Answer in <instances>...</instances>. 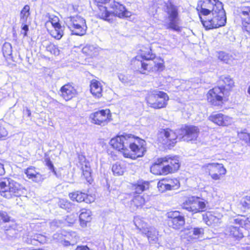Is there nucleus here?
Listing matches in <instances>:
<instances>
[{
	"instance_id": "nucleus-23",
	"label": "nucleus",
	"mask_w": 250,
	"mask_h": 250,
	"mask_svg": "<svg viewBox=\"0 0 250 250\" xmlns=\"http://www.w3.org/2000/svg\"><path fill=\"white\" fill-rule=\"evenodd\" d=\"M208 120L220 126H228L232 123V118L229 116L219 112H213L208 117Z\"/></svg>"
},
{
	"instance_id": "nucleus-54",
	"label": "nucleus",
	"mask_w": 250,
	"mask_h": 250,
	"mask_svg": "<svg viewBox=\"0 0 250 250\" xmlns=\"http://www.w3.org/2000/svg\"><path fill=\"white\" fill-rule=\"evenodd\" d=\"M5 173L4 166L0 162V176L3 175Z\"/></svg>"
},
{
	"instance_id": "nucleus-48",
	"label": "nucleus",
	"mask_w": 250,
	"mask_h": 250,
	"mask_svg": "<svg viewBox=\"0 0 250 250\" xmlns=\"http://www.w3.org/2000/svg\"><path fill=\"white\" fill-rule=\"evenodd\" d=\"M76 217L73 214L66 216L65 219V222L67 226H72L76 223Z\"/></svg>"
},
{
	"instance_id": "nucleus-59",
	"label": "nucleus",
	"mask_w": 250,
	"mask_h": 250,
	"mask_svg": "<svg viewBox=\"0 0 250 250\" xmlns=\"http://www.w3.org/2000/svg\"><path fill=\"white\" fill-rule=\"evenodd\" d=\"M247 136H248V139L246 141V142L248 144H249V145H250V133H248L247 134Z\"/></svg>"
},
{
	"instance_id": "nucleus-14",
	"label": "nucleus",
	"mask_w": 250,
	"mask_h": 250,
	"mask_svg": "<svg viewBox=\"0 0 250 250\" xmlns=\"http://www.w3.org/2000/svg\"><path fill=\"white\" fill-rule=\"evenodd\" d=\"M67 26L75 34L83 36L86 33L87 26L85 19L78 15L71 16L68 18Z\"/></svg>"
},
{
	"instance_id": "nucleus-5",
	"label": "nucleus",
	"mask_w": 250,
	"mask_h": 250,
	"mask_svg": "<svg viewBox=\"0 0 250 250\" xmlns=\"http://www.w3.org/2000/svg\"><path fill=\"white\" fill-rule=\"evenodd\" d=\"M140 55L133 58L130 62V68L135 72L140 67L142 70H147L150 68V65L147 62L154 59L155 54L153 53L151 44L148 43L143 45L140 49Z\"/></svg>"
},
{
	"instance_id": "nucleus-6",
	"label": "nucleus",
	"mask_w": 250,
	"mask_h": 250,
	"mask_svg": "<svg viewBox=\"0 0 250 250\" xmlns=\"http://www.w3.org/2000/svg\"><path fill=\"white\" fill-rule=\"evenodd\" d=\"M226 15L225 11L222 4L214 11H212L208 16H205L200 21L206 30L216 29L223 26L226 23Z\"/></svg>"
},
{
	"instance_id": "nucleus-9",
	"label": "nucleus",
	"mask_w": 250,
	"mask_h": 250,
	"mask_svg": "<svg viewBox=\"0 0 250 250\" xmlns=\"http://www.w3.org/2000/svg\"><path fill=\"white\" fill-rule=\"evenodd\" d=\"M208 202L197 196L188 197L182 204V208L192 214L204 212L207 209Z\"/></svg>"
},
{
	"instance_id": "nucleus-49",
	"label": "nucleus",
	"mask_w": 250,
	"mask_h": 250,
	"mask_svg": "<svg viewBox=\"0 0 250 250\" xmlns=\"http://www.w3.org/2000/svg\"><path fill=\"white\" fill-rule=\"evenodd\" d=\"M240 204L244 209H250V196H246L244 197L241 201Z\"/></svg>"
},
{
	"instance_id": "nucleus-21",
	"label": "nucleus",
	"mask_w": 250,
	"mask_h": 250,
	"mask_svg": "<svg viewBox=\"0 0 250 250\" xmlns=\"http://www.w3.org/2000/svg\"><path fill=\"white\" fill-rule=\"evenodd\" d=\"M68 195L72 202L79 203L84 202L87 204H90L94 202L95 200V195L88 194L80 190L70 192Z\"/></svg>"
},
{
	"instance_id": "nucleus-11",
	"label": "nucleus",
	"mask_w": 250,
	"mask_h": 250,
	"mask_svg": "<svg viewBox=\"0 0 250 250\" xmlns=\"http://www.w3.org/2000/svg\"><path fill=\"white\" fill-rule=\"evenodd\" d=\"M222 3L219 0H198L196 10L200 20L208 16L216 7L221 5Z\"/></svg>"
},
{
	"instance_id": "nucleus-35",
	"label": "nucleus",
	"mask_w": 250,
	"mask_h": 250,
	"mask_svg": "<svg viewBox=\"0 0 250 250\" xmlns=\"http://www.w3.org/2000/svg\"><path fill=\"white\" fill-rule=\"evenodd\" d=\"M203 220L208 226L212 225L218 220V217L214 211H206L202 215Z\"/></svg>"
},
{
	"instance_id": "nucleus-60",
	"label": "nucleus",
	"mask_w": 250,
	"mask_h": 250,
	"mask_svg": "<svg viewBox=\"0 0 250 250\" xmlns=\"http://www.w3.org/2000/svg\"><path fill=\"white\" fill-rule=\"evenodd\" d=\"M65 246H68L70 245V243L68 241H65Z\"/></svg>"
},
{
	"instance_id": "nucleus-36",
	"label": "nucleus",
	"mask_w": 250,
	"mask_h": 250,
	"mask_svg": "<svg viewBox=\"0 0 250 250\" xmlns=\"http://www.w3.org/2000/svg\"><path fill=\"white\" fill-rule=\"evenodd\" d=\"M54 29L49 30L47 28V30L50 35V36L56 40H60L63 35V30L61 25L56 27H53Z\"/></svg>"
},
{
	"instance_id": "nucleus-3",
	"label": "nucleus",
	"mask_w": 250,
	"mask_h": 250,
	"mask_svg": "<svg viewBox=\"0 0 250 250\" xmlns=\"http://www.w3.org/2000/svg\"><path fill=\"white\" fill-rule=\"evenodd\" d=\"M130 16V12L123 4L114 0L108 4L98 19L111 23L117 17L124 19Z\"/></svg>"
},
{
	"instance_id": "nucleus-53",
	"label": "nucleus",
	"mask_w": 250,
	"mask_h": 250,
	"mask_svg": "<svg viewBox=\"0 0 250 250\" xmlns=\"http://www.w3.org/2000/svg\"><path fill=\"white\" fill-rule=\"evenodd\" d=\"M75 250H90L87 246L79 245L77 246Z\"/></svg>"
},
{
	"instance_id": "nucleus-42",
	"label": "nucleus",
	"mask_w": 250,
	"mask_h": 250,
	"mask_svg": "<svg viewBox=\"0 0 250 250\" xmlns=\"http://www.w3.org/2000/svg\"><path fill=\"white\" fill-rule=\"evenodd\" d=\"M30 8L28 5H25L21 9L20 12V19L21 21L25 22L27 21L28 18L30 16Z\"/></svg>"
},
{
	"instance_id": "nucleus-28",
	"label": "nucleus",
	"mask_w": 250,
	"mask_h": 250,
	"mask_svg": "<svg viewBox=\"0 0 250 250\" xmlns=\"http://www.w3.org/2000/svg\"><path fill=\"white\" fill-rule=\"evenodd\" d=\"M24 172L28 179L35 183H41L45 179L44 175L37 170L34 166H29L24 169Z\"/></svg>"
},
{
	"instance_id": "nucleus-18",
	"label": "nucleus",
	"mask_w": 250,
	"mask_h": 250,
	"mask_svg": "<svg viewBox=\"0 0 250 250\" xmlns=\"http://www.w3.org/2000/svg\"><path fill=\"white\" fill-rule=\"evenodd\" d=\"M180 182L178 178H163L157 184L159 190L164 192L167 191L174 190L180 187Z\"/></svg>"
},
{
	"instance_id": "nucleus-16",
	"label": "nucleus",
	"mask_w": 250,
	"mask_h": 250,
	"mask_svg": "<svg viewBox=\"0 0 250 250\" xmlns=\"http://www.w3.org/2000/svg\"><path fill=\"white\" fill-rule=\"evenodd\" d=\"M166 216L168 227L174 230H179L185 226V216L179 210L168 211Z\"/></svg>"
},
{
	"instance_id": "nucleus-52",
	"label": "nucleus",
	"mask_w": 250,
	"mask_h": 250,
	"mask_svg": "<svg viewBox=\"0 0 250 250\" xmlns=\"http://www.w3.org/2000/svg\"><path fill=\"white\" fill-rule=\"evenodd\" d=\"M193 236L199 237L204 234V229L202 228H195L192 229Z\"/></svg>"
},
{
	"instance_id": "nucleus-37",
	"label": "nucleus",
	"mask_w": 250,
	"mask_h": 250,
	"mask_svg": "<svg viewBox=\"0 0 250 250\" xmlns=\"http://www.w3.org/2000/svg\"><path fill=\"white\" fill-rule=\"evenodd\" d=\"M180 237L181 239L186 240L187 241H191L195 238L193 236L192 229L189 228L182 229L180 231Z\"/></svg>"
},
{
	"instance_id": "nucleus-25",
	"label": "nucleus",
	"mask_w": 250,
	"mask_h": 250,
	"mask_svg": "<svg viewBox=\"0 0 250 250\" xmlns=\"http://www.w3.org/2000/svg\"><path fill=\"white\" fill-rule=\"evenodd\" d=\"M60 96L65 101L71 100L77 95V91L72 83H68L62 85L60 89Z\"/></svg>"
},
{
	"instance_id": "nucleus-22",
	"label": "nucleus",
	"mask_w": 250,
	"mask_h": 250,
	"mask_svg": "<svg viewBox=\"0 0 250 250\" xmlns=\"http://www.w3.org/2000/svg\"><path fill=\"white\" fill-rule=\"evenodd\" d=\"M239 15L242 31L250 36V6H241L240 8Z\"/></svg>"
},
{
	"instance_id": "nucleus-33",
	"label": "nucleus",
	"mask_w": 250,
	"mask_h": 250,
	"mask_svg": "<svg viewBox=\"0 0 250 250\" xmlns=\"http://www.w3.org/2000/svg\"><path fill=\"white\" fill-rule=\"evenodd\" d=\"M111 0H93L94 4L96 6V17L98 18Z\"/></svg>"
},
{
	"instance_id": "nucleus-51",
	"label": "nucleus",
	"mask_w": 250,
	"mask_h": 250,
	"mask_svg": "<svg viewBox=\"0 0 250 250\" xmlns=\"http://www.w3.org/2000/svg\"><path fill=\"white\" fill-rule=\"evenodd\" d=\"M45 165L47 166L48 168L55 175H56L57 172L55 170L54 165L51 161V159L49 157H46L44 159Z\"/></svg>"
},
{
	"instance_id": "nucleus-34",
	"label": "nucleus",
	"mask_w": 250,
	"mask_h": 250,
	"mask_svg": "<svg viewBox=\"0 0 250 250\" xmlns=\"http://www.w3.org/2000/svg\"><path fill=\"white\" fill-rule=\"evenodd\" d=\"M44 236L41 234L34 233L32 235H27L25 242L26 244L29 245H35L37 242L40 244H42V238Z\"/></svg>"
},
{
	"instance_id": "nucleus-10",
	"label": "nucleus",
	"mask_w": 250,
	"mask_h": 250,
	"mask_svg": "<svg viewBox=\"0 0 250 250\" xmlns=\"http://www.w3.org/2000/svg\"><path fill=\"white\" fill-rule=\"evenodd\" d=\"M225 94L226 93L219 86H215L207 93V101L211 106H221L228 100Z\"/></svg>"
},
{
	"instance_id": "nucleus-50",
	"label": "nucleus",
	"mask_w": 250,
	"mask_h": 250,
	"mask_svg": "<svg viewBox=\"0 0 250 250\" xmlns=\"http://www.w3.org/2000/svg\"><path fill=\"white\" fill-rule=\"evenodd\" d=\"M134 224L137 229L139 230H144L146 226V223L144 222L141 219L137 218L134 220Z\"/></svg>"
},
{
	"instance_id": "nucleus-38",
	"label": "nucleus",
	"mask_w": 250,
	"mask_h": 250,
	"mask_svg": "<svg viewBox=\"0 0 250 250\" xmlns=\"http://www.w3.org/2000/svg\"><path fill=\"white\" fill-rule=\"evenodd\" d=\"M125 169V165L120 162H116L112 166V171L114 175L120 176L123 175Z\"/></svg>"
},
{
	"instance_id": "nucleus-40",
	"label": "nucleus",
	"mask_w": 250,
	"mask_h": 250,
	"mask_svg": "<svg viewBox=\"0 0 250 250\" xmlns=\"http://www.w3.org/2000/svg\"><path fill=\"white\" fill-rule=\"evenodd\" d=\"M235 224L239 225L241 227H247L250 225L249 219L244 215H239L234 220Z\"/></svg>"
},
{
	"instance_id": "nucleus-20",
	"label": "nucleus",
	"mask_w": 250,
	"mask_h": 250,
	"mask_svg": "<svg viewBox=\"0 0 250 250\" xmlns=\"http://www.w3.org/2000/svg\"><path fill=\"white\" fill-rule=\"evenodd\" d=\"M153 61L152 64L150 61L147 62V63L150 65V68L148 67L147 70H142L143 68H140L138 69L135 73L141 74H146L150 72H161L165 68V61L164 59L160 57H157L155 55L154 59L150 60Z\"/></svg>"
},
{
	"instance_id": "nucleus-19",
	"label": "nucleus",
	"mask_w": 250,
	"mask_h": 250,
	"mask_svg": "<svg viewBox=\"0 0 250 250\" xmlns=\"http://www.w3.org/2000/svg\"><path fill=\"white\" fill-rule=\"evenodd\" d=\"M78 157L81 166V177L87 183L91 184L93 179L90 163L86 159L85 156L83 153L78 154Z\"/></svg>"
},
{
	"instance_id": "nucleus-7",
	"label": "nucleus",
	"mask_w": 250,
	"mask_h": 250,
	"mask_svg": "<svg viewBox=\"0 0 250 250\" xmlns=\"http://www.w3.org/2000/svg\"><path fill=\"white\" fill-rule=\"evenodd\" d=\"M169 99V96L167 93L157 90L150 91L145 98L147 105L154 109L166 108Z\"/></svg>"
},
{
	"instance_id": "nucleus-39",
	"label": "nucleus",
	"mask_w": 250,
	"mask_h": 250,
	"mask_svg": "<svg viewBox=\"0 0 250 250\" xmlns=\"http://www.w3.org/2000/svg\"><path fill=\"white\" fill-rule=\"evenodd\" d=\"M45 50L54 56H58L60 53V50L58 46L52 42H50L46 46Z\"/></svg>"
},
{
	"instance_id": "nucleus-29",
	"label": "nucleus",
	"mask_w": 250,
	"mask_h": 250,
	"mask_svg": "<svg viewBox=\"0 0 250 250\" xmlns=\"http://www.w3.org/2000/svg\"><path fill=\"white\" fill-rule=\"evenodd\" d=\"M82 52L84 59L88 64H90L99 55V49L93 45H86L84 46Z\"/></svg>"
},
{
	"instance_id": "nucleus-41",
	"label": "nucleus",
	"mask_w": 250,
	"mask_h": 250,
	"mask_svg": "<svg viewBox=\"0 0 250 250\" xmlns=\"http://www.w3.org/2000/svg\"><path fill=\"white\" fill-rule=\"evenodd\" d=\"M149 242L154 244H159L158 242V235L156 234V231L152 229L147 230L145 232Z\"/></svg>"
},
{
	"instance_id": "nucleus-4",
	"label": "nucleus",
	"mask_w": 250,
	"mask_h": 250,
	"mask_svg": "<svg viewBox=\"0 0 250 250\" xmlns=\"http://www.w3.org/2000/svg\"><path fill=\"white\" fill-rule=\"evenodd\" d=\"M25 190L20 183L9 177L0 179V195L3 197L10 199L20 197Z\"/></svg>"
},
{
	"instance_id": "nucleus-61",
	"label": "nucleus",
	"mask_w": 250,
	"mask_h": 250,
	"mask_svg": "<svg viewBox=\"0 0 250 250\" xmlns=\"http://www.w3.org/2000/svg\"><path fill=\"white\" fill-rule=\"evenodd\" d=\"M248 93L250 94V85L248 87Z\"/></svg>"
},
{
	"instance_id": "nucleus-13",
	"label": "nucleus",
	"mask_w": 250,
	"mask_h": 250,
	"mask_svg": "<svg viewBox=\"0 0 250 250\" xmlns=\"http://www.w3.org/2000/svg\"><path fill=\"white\" fill-rule=\"evenodd\" d=\"M89 119L93 124L104 126L112 121V115L109 108L99 109L92 113Z\"/></svg>"
},
{
	"instance_id": "nucleus-17",
	"label": "nucleus",
	"mask_w": 250,
	"mask_h": 250,
	"mask_svg": "<svg viewBox=\"0 0 250 250\" xmlns=\"http://www.w3.org/2000/svg\"><path fill=\"white\" fill-rule=\"evenodd\" d=\"M179 139L187 142L195 143L199 139L200 133L199 127L195 125H186L180 129Z\"/></svg>"
},
{
	"instance_id": "nucleus-47",
	"label": "nucleus",
	"mask_w": 250,
	"mask_h": 250,
	"mask_svg": "<svg viewBox=\"0 0 250 250\" xmlns=\"http://www.w3.org/2000/svg\"><path fill=\"white\" fill-rule=\"evenodd\" d=\"M2 51L3 55L5 57L11 56L12 52L11 44L9 43H4L2 46Z\"/></svg>"
},
{
	"instance_id": "nucleus-1",
	"label": "nucleus",
	"mask_w": 250,
	"mask_h": 250,
	"mask_svg": "<svg viewBox=\"0 0 250 250\" xmlns=\"http://www.w3.org/2000/svg\"><path fill=\"white\" fill-rule=\"evenodd\" d=\"M109 144L124 158L133 160L143 157L146 151V141L132 134L117 135L111 139Z\"/></svg>"
},
{
	"instance_id": "nucleus-55",
	"label": "nucleus",
	"mask_w": 250,
	"mask_h": 250,
	"mask_svg": "<svg viewBox=\"0 0 250 250\" xmlns=\"http://www.w3.org/2000/svg\"><path fill=\"white\" fill-rule=\"evenodd\" d=\"M22 30L24 31L23 33L24 36H26L27 35V32L28 31V26L26 24H24L22 27Z\"/></svg>"
},
{
	"instance_id": "nucleus-8",
	"label": "nucleus",
	"mask_w": 250,
	"mask_h": 250,
	"mask_svg": "<svg viewBox=\"0 0 250 250\" xmlns=\"http://www.w3.org/2000/svg\"><path fill=\"white\" fill-rule=\"evenodd\" d=\"M178 135L169 127L161 128L157 133V141L166 149H172L178 142Z\"/></svg>"
},
{
	"instance_id": "nucleus-24",
	"label": "nucleus",
	"mask_w": 250,
	"mask_h": 250,
	"mask_svg": "<svg viewBox=\"0 0 250 250\" xmlns=\"http://www.w3.org/2000/svg\"><path fill=\"white\" fill-rule=\"evenodd\" d=\"M218 82L220 84L219 86L226 94L233 91L236 86L233 78L229 75L220 76L218 78Z\"/></svg>"
},
{
	"instance_id": "nucleus-57",
	"label": "nucleus",
	"mask_w": 250,
	"mask_h": 250,
	"mask_svg": "<svg viewBox=\"0 0 250 250\" xmlns=\"http://www.w3.org/2000/svg\"><path fill=\"white\" fill-rule=\"evenodd\" d=\"M26 250H48L45 247H40V248H29Z\"/></svg>"
},
{
	"instance_id": "nucleus-45",
	"label": "nucleus",
	"mask_w": 250,
	"mask_h": 250,
	"mask_svg": "<svg viewBox=\"0 0 250 250\" xmlns=\"http://www.w3.org/2000/svg\"><path fill=\"white\" fill-rule=\"evenodd\" d=\"M6 124L2 120H0V140H4L8 135Z\"/></svg>"
},
{
	"instance_id": "nucleus-27",
	"label": "nucleus",
	"mask_w": 250,
	"mask_h": 250,
	"mask_svg": "<svg viewBox=\"0 0 250 250\" xmlns=\"http://www.w3.org/2000/svg\"><path fill=\"white\" fill-rule=\"evenodd\" d=\"M151 199V195L134 194V197L130 201V206L136 209L142 208L144 206L150 204L149 202Z\"/></svg>"
},
{
	"instance_id": "nucleus-58",
	"label": "nucleus",
	"mask_w": 250,
	"mask_h": 250,
	"mask_svg": "<svg viewBox=\"0 0 250 250\" xmlns=\"http://www.w3.org/2000/svg\"><path fill=\"white\" fill-rule=\"evenodd\" d=\"M25 111L28 117H30L31 116V112L30 109H29L28 108H26L25 109Z\"/></svg>"
},
{
	"instance_id": "nucleus-12",
	"label": "nucleus",
	"mask_w": 250,
	"mask_h": 250,
	"mask_svg": "<svg viewBox=\"0 0 250 250\" xmlns=\"http://www.w3.org/2000/svg\"><path fill=\"white\" fill-rule=\"evenodd\" d=\"M204 172L214 180H220L227 172V169L222 163H210L203 166Z\"/></svg>"
},
{
	"instance_id": "nucleus-56",
	"label": "nucleus",
	"mask_w": 250,
	"mask_h": 250,
	"mask_svg": "<svg viewBox=\"0 0 250 250\" xmlns=\"http://www.w3.org/2000/svg\"><path fill=\"white\" fill-rule=\"evenodd\" d=\"M119 78L123 82H126L127 81V78L125 75L123 74H120L119 75Z\"/></svg>"
},
{
	"instance_id": "nucleus-30",
	"label": "nucleus",
	"mask_w": 250,
	"mask_h": 250,
	"mask_svg": "<svg viewBox=\"0 0 250 250\" xmlns=\"http://www.w3.org/2000/svg\"><path fill=\"white\" fill-rule=\"evenodd\" d=\"M90 92L96 98H100L103 96V85L101 82L96 79H92L89 83Z\"/></svg>"
},
{
	"instance_id": "nucleus-44",
	"label": "nucleus",
	"mask_w": 250,
	"mask_h": 250,
	"mask_svg": "<svg viewBox=\"0 0 250 250\" xmlns=\"http://www.w3.org/2000/svg\"><path fill=\"white\" fill-rule=\"evenodd\" d=\"M12 220L7 212L0 211V226L10 222Z\"/></svg>"
},
{
	"instance_id": "nucleus-26",
	"label": "nucleus",
	"mask_w": 250,
	"mask_h": 250,
	"mask_svg": "<svg viewBox=\"0 0 250 250\" xmlns=\"http://www.w3.org/2000/svg\"><path fill=\"white\" fill-rule=\"evenodd\" d=\"M225 234L236 242H239L244 237V232L241 228L233 225L226 227Z\"/></svg>"
},
{
	"instance_id": "nucleus-46",
	"label": "nucleus",
	"mask_w": 250,
	"mask_h": 250,
	"mask_svg": "<svg viewBox=\"0 0 250 250\" xmlns=\"http://www.w3.org/2000/svg\"><path fill=\"white\" fill-rule=\"evenodd\" d=\"M51 23L52 27H56L59 25H61L60 22V19L57 16L51 15L49 17L48 20L45 23V26L47 28V24Z\"/></svg>"
},
{
	"instance_id": "nucleus-32",
	"label": "nucleus",
	"mask_w": 250,
	"mask_h": 250,
	"mask_svg": "<svg viewBox=\"0 0 250 250\" xmlns=\"http://www.w3.org/2000/svg\"><path fill=\"white\" fill-rule=\"evenodd\" d=\"M79 218L81 226L86 227L87 223H90L92 220L91 211L85 208L81 209Z\"/></svg>"
},
{
	"instance_id": "nucleus-2",
	"label": "nucleus",
	"mask_w": 250,
	"mask_h": 250,
	"mask_svg": "<svg viewBox=\"0 0 250 250\" xmlns=\"http://www.w3.org/2000/svg\"><path fill=\"white\" fill-rule=\"evenodd\" d=\"M181 166V162L179 156L169 155L157 159L150 169L155 175L166 176L177 172Z\"/></svg>"
},
{
	"instance_id": "nucleus-31",
	"label": "nucleus",
	"mask_w": 250,
	"mask_h": 250,
	"mask_svg": "<svg viewBox=\"0 0 250 250\" xmlns=\"http://www.w3.org/2000/svg\"><path fill=\"white\" fill-rule=\"evenodd\" d=\"M150 188V182L146 181L139 180L131 184V189L134 194L141 195L142 192L148 190Z\"/></svg>"
},
{
	"instance_id": "nucleus-15",
	"label": "nucleus",
	"mask_w": 250,
	"mask_h": 250,
	"mask_svg": "<svg viewBox=\"0 0 250 250\" xmlns=\"http://www.w3.org/2000/svg\"><path fill=\"white\" fill-rule=\"evenodd\" d=\"M166 13L169 22L167 28L176 31H181V27L178 25L179 21L178 8L171 1L166 4Z\"/></svg>"
},
{
	"instance_id": "nucleus-43",
	"label": "nucleus",
	"mask_w": 250,
	"mask_h": 250,
	"mask_svg": "<svg viewBox=\"0 0 250 250\" xmlns=\"http://www.w3.org/2000/svg\"><path fill=\"white\" fill-rule=\"evenodd\" d=\"M59 206L69 211L71 210L72 203L65 199H60L58 202Z\"/></svg>"
}]
</instances>
